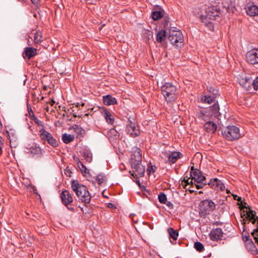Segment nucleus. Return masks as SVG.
Masks as SVG:
<instances>
[{"label": "nucleus", "instance_id": "bf43d9fd", "mask_svg": "<svg viewBox=\"0 0 258 258\" xmlns=\"http://www.w3.org/2000/svg\"><path fill=\"white\" fill-rule=\"evenodd\" d=\"M199 192V194H202V193H203V192H202V191H200Z\"/></svg>", "mask_w": 258, "mask_h": 258}, {"label": "nucleus", "instance_id": "1a4fd4ad", "mask_svg": "<svg viewBox=\"0 0 258 258\" xmlns=\"http://www.w3.org/2000/svg\"><path fill=\"white\" fill-rule=\"evenodd\" d=\"M39 137L41 140L45 144L47 143L53 147L58 146V142L54 138L52 135L45 131L43 128L39 131Z\"/></svg>", "mask_w": 258, "mask_h": 258}, {"label": "nucleus", "instance_id": "603ef678", "mask_svg": "<svg viewBox=\"0 0 258 258\" xmlns=\"http://www.w3.org/2000/svg\"><path fill=\"white\" fill-rule=\"evenodd\" d=\"M28 112H29V114L30 116L31 117H32V112H33V111L31 109L30 111L29 110Z\"/></svg>", "mask_w": 258, "mask_h": 258}, {"label": "nucleus", "instance_id": "5701e85b", "mask_svg": "<svg viewBox=\"0 0 258 258\" xmlns=\"http://www.w3.org/2000/svg\"><path fill=\"white\" fill-rule=\"evenodd\" d=\"M246 13L250 16L258 15V7L255 5L248 7L246 9Z\"/></svg>", "mask_w": 258, "mask_h": 258}, {"label": "nucleus", "instance_id": "f3484780", "mask_svg": "<svg viewBox=\"0 0 258 258\" xmlns=\"http://www.w3.org/2000/svg\"><path fill=\"white\" fill-rule=\"evenodd\" d=\"M208 184L211 186L213 189L219 191H223L225 189L224 184L221 182V180L218 179L217 178H214L211 179Z\"/></svg>", "mask_w": 258, "mask_h": 258}, {"label": "nucleus", "instance_id": "7ed1b4c3", "mask_svg": "<svg viewBox=\"0 0 258 258\" xmlns=\"http://www.w3.org/2000/svg\"><path fill=\"white\" fill-rule=\"evenodd\" d=\"M161 92L167 102L175 101L177 98V88L171 83H165L161 87Z\"/></svg>", "mask_w": 258, "mask_h": 258}, {"label": "nucleus", "instance_id": "423d86ee", "mask_svg": "<svg viewBox=\"0 0 258 258\" xmlns=\"http://www.w3.org/2000/svg\"><path fill=\"white\" fill-rule=\"evenodd\" d=\"M168 39L173 45L180 47L183 42V36L180 30L173 28L169 30Z\"/></svg>", "mask_w": 258, "mask_h": 258}, {"label": "nucleus", "instance_id": "5fc2aeb1", "mask_svg": "<svg viewBox=\"0 0 258 258\" xmlns=\"http://www.w3.org/2000/svg\"><path fill=\"white\" fill-rule=\"evenodd\" d=\"M27 44L28 45L30 46L31 45V43H30V41L29 39H28V41H27Z\"/></svg>", "mask_w": 258, "mask_h": 258}, {"label": "nucleus", "instance_id": "4468645a", "mask_svg": "<svg viewBox=\"0 0 258 258\" xmlns=\"http://www.w3.org/2000/svg\"><path fill=\"white\" fill-rule=\"evenodd\" d=\"M131 164L133 170V173L132 174L133 176L137 177V176H139L143 177L144 175L145 168L141 164V162L134 163Z\"/></svg>", "mask_w": 258, "mask_h": 258}, {"label": "nucleus", "instance_id": "412c9836", "mask_svg": "<svg viewBox=\"0 0 258 258\" xmlns=\"http://www.w3.org/2000/svg\"><path fill=\"white\" fill-rule=\"evenodd\" d=\"M205 130L209 133H214L217 129V125L211 121H208L204 124Z\"/></svg>", "mask_w": 258, "mask_h": 258}, {"label": "nucleus", "instance_id": "20e7f679", "mask_svg": "<svg viewBox=\"0 0 258 258\" xmlns=\"http://www.w3.org/2000/svg\"><path fill=\"white\" fill-rule=\"evenodd\" d=\"M219 114V105L216 102L209 108L201 110L198 116L199 119L206 121L213 117H217Z\"/></svg>", "mask_w": 258, "mask_h": 258}, {"label": "nucleus", "instance_id": "6ab92c4d", "mask_svg": "<svg viewBox=\"0 0 258 258\" xmlns=\"http://www.w3.org/2000/svg\"><path fill=\"white\" fill-rule=\"evenodd\" d=\"M37 49L34 47H26L23 53V57L29 59L37 54Z\"/></svg>", "mask_w": 258, "mask_h": 258}, {"label": "nucleus", "instance_id": "f257e3e1", "mask_svg": "<svg viewBox=\"0 0 258 258\" xmlns=\"http://www.w3.org/2000/svg\"><path fill=\"white\" fill-rule=\"evenodd\" d=\"M220 9L218 6L209 7L206 11L205 15H201L200 19L202 22L211 31H214V27L212 21L219 18Z\"/></svg>", "mask_w": 258, "mask_h": 258}, {"label": "nucleus", "instance_id": "864d4df0", "mask_svg": "<svg viewBox=\"0 0 258 258\" xmlns=\"http://www.w3.org/2000/svg\"><path fill=\"white\" fill-rule=\"evenodd\" d=\"M245 222H244V223H243V228H244V229L245 228ZM244 229L243 230V232H242V235H243V236L244 235V234H243V233H244Z\"/></svg>", "mask_w": 258, "mask_h": 258}, {"label": "nucleus", "instance_id": "f704fd0d", "mask_svg": "<svg viewBox=\"0 0 258 258\" xmlns=\"http://www.w3.org/2000/svg\"><path fill=\"white\" fill-rule=\"evenodd\" d=\"M118 132L116 131V130L112 128L110 129L107 134V136L108 138H111L113 137H115L117 136Z\"/></svg>", "mask_w": 258, "mask_h": 258}, {"label": "nucleus", "instance_id": "bb28decb", "mask_svg": "<svg viewBox=\"0 0 258 258\" xmlns=\"http://www.w3.org/2000/svg\"><path fill=\"white\" fill-rule=\"evenodd\" d=\"M75 139L74 136L73 135L64 133L62 134L61 139L65 144H69L73 141Z\"/></svg>", "mask_w": 258, "mask_h": 258}, {"label": "nucleus", "instance_id": "393cba45", "mask_svg": "<svg viewBox=\"0 0 258 258\" xmlns=\"http://www.w3.org/2000/svg\"><path fill=\"white\" fill-rule=\"evenodd\" d=\"M42 33L40 31H36L34 36V42L35 44H40L43 41Z\"/></svg>", "mask_w": 258, "mask_h": 258}, {"label": "nucleus", "instance_id": "c85d7f7f", "mask_svg": "<svg viewBox=\"0 0 258 258\" xmlns=\"http://www.w3.org/2000/svg\"><path fill=\"white\" fill-rule=\"evenodd\" d=\"M215 100V96L209 95H204L201 98V101L203 102H207L208 104H211L212 102H214Z\"/></svg>", "mask_w": 258, "mask_h": 258}, {"label": "nucleus", "instance_id": "a211bd4d", "mask_svg": "<svg viewBox=\"0 0 258 258\" xmlns=\"http://www.w3.org/2000/svg\"><path fill=\"white\" fill-rule=\"evenodd\" d=\"M223 231L221 228L213 229L210 233V238L213 241H217L221 239L223 237Z\"/></svg>", "mask_w": 258, "mask_h": 258}, {"label": "nucleus", "instance_id": "8fccbe9b", "mask_svg": "<svg viewBox=\"0 0 258 258\" xmlns=\"http://www.w3.org/2000/svg\"><path fill=\"white\" fill-rule=\"evenodd\" d=\"M108 207L109 208H112V207H114V205H113V204H112V203H109V204H108Z\"/></svg>", "mask_w": 258, "mask_h": 258}, {"label": "nucleus", "instance_id": "c756f323", "mask_svg": "<svg viewBox=\"0 0 258 258\" xmlns=\"http://www.w3.org/2000/svg\"><path fill=\"white\" fill-rule=\"evenodd\" d=\"M84 159L88 162L90 163L92 160V153L88 150H85L82 153Z\"/></svg>", "mask_w": 258, "mask_h": 258}, {"label": "nucleus", "instance_id": "37998d69", "mask_svg": "<svg viewBox=\"0 0 258 258\" xmlns=\"http://www.w3.org/2000/svg\"><path fill=\"white\" fill-rule=\"evenodd\" d=\"M194 180V179H192V178H191V179H188L186 181V183H187V184H193V181H192V180Z\"/></svg>", "mask_w": 258, "mask_h": 258}, {"label": "nucleus", "instance_id": "f03ea898", "mask_svg": "<svg viewBox=\"0 0 258 258\" xmlns=\"http://www.w3.org/2000/svg\"><path fill=\"white\" fill-rule=\"evenodd\" d=\"M71 187L80 200L85 203L90 202L91 196L86 186L80 184L78 180H74L72 181Z\"/></svg>", "mask_w": 258, "mask_h": 258}, {"label": "nucleus", "instance_id": "cd10ccee", "mask_svg": "<svg viewBox=\"0 0 258 258\" xmlns=\"http://www.w3.org/2000/svg\"><path fill=\"white\" fill-rule=\"evenodd\" d=\"M166 36V32L165 30H160L156 35V41L158 42H162Z\"/></svg>", "mask_w": 258, "mask_h": 258}, {"label": "nucleus", "instance_id": "13d9d810", "mask_svg": "<svg viewBox=\"0 0 258 258\" xmlns=\"http://www.w3.org/2000/svg\"><path fill=\"white\" fill-rule=\"evenodd\" d=\"M51 102L52 103H51V105H53V104L55 103V101L53 100H51Z\"/></svg>", "mask_w": 258, "mask_h": 258}, {"label": "nucleus", "instance_id": "de8ad7c7", "mask_svg": "<svg viewBox=\"0 0 258 258\" xmlns=\"http://www.w3.org/2000/svg\"><path fill=\"white\" fill-rule=\"evenodd\" d=\"M213 89H214V88H213L212 87H207V90L209 92H212V91H213Z\"/></svg>", "mask_w": 258, "mask_h": 258}, {"label": "nucleus", "instance_id": "09e8293b", "mask_svg": "<svg viewBox=\"0 0 258 258\" xmlns=\"http://www.w3.org/2000/svg\"><path fill=\"white\" fill-rule=\"evenodd\" d=\"M3 139L0 136V145H3Z\"/></svg>", "mask_w": 258, "mask_h": 258}, {"label": "nucleus", "instance_id": "4be33fe9", "mask_svg": "<svg viewBox=\"0 0 258 258\" xmlns=\"http://www.w3.org/2000/svg\"><path fill=\"white\" fill-rule=\"evenodd\" d=\"M249 236L245 235V246L247 248V249H248L249 251H251V252H253L255 250V246L254 245V243L252 242L251 239L249 238Z\"/></svg>", "mask_w": 258, "mask_h": 258}, {"label": "nucleus", "instance_id": "3c124183", "mask_svg": "<svg viewBox=\"0 0 258 258\" xmlns=\"http://www.w3.org/2000/svg\"><path fill=\"white\" fill-rule=\"evenodd\" d=\"M33 4H36L38 3L39 0H31Z\"/></svg>", "mask_w": 258, "mask_h": 258}, {"label": "nucleus", "instance_id": "ea45409f", "mask_svg": "<svg viewBox=\"0 0 258 258\" xmlns=\"http://www.w3.org/2000/svg\"><path fill=\"white\" fill-rule=\"evenodd\" d=\"M73 159H74V161L77 163L78 164V166H79V164L80 163H82L81 161H80V160L79 159V157L76 156H73Z\"/></svg>", "mask_w": 258, "mask_h": 258}, {"label": "nucleus", "instance_id": "b1692460", "mask_svg": "<svg viewBox=\"0 0 258 258\" xmlns=\"http://www.w3.org/2000/svg\"><path fill=\"white\" fill-rule=\"evenodd\" d=\"M30 152L33 155L41 156L43 155V151L39 146L33 145L30 149Z\"/></svg>", "mask_w": 258, "mask_h": 258}, {"label": "nucleus", "instance_id": "680f3d73", "mask_svg": "<svg viewBox=\"0 0 258 258\" xmlns=\"http://www.w3.org/2000/svg\"><path fill=\"white\" fill-rule=\"evenodd\" d=\"M84 103H82V106H84Z\"/></svg>", "mask_w": 258, "mask_h": 258}, {"label": "nucleus", "instance_id": "4d7b16f0", "mask_svg": "<svg viewBox=\"0 0 258 258\" xmlns=\"http://www.w3.org/2000/svg\"><path fill=\"white\" fill-rule=\"evenodd\" d=\"M68 209L70 210L71 211H73L74 210V208H73L68 207Z\"/></svg>", "mask_w": 258, "mask_h": 258}, {"label": "nucleus", "instance_id": "39448f33", "mask_svg": "<svg viewBox=\"0 0 258 258\" xmlns=\"http://www.w3.org/2000/svg\"><path fill=\"white\" fill-rule=\"evenodd\" d=\"M239 83L247 91H251L252 88L255 91L258 90V77L254 79H252L250 76L240 77L239 79Z\"/></svg>", "mask_w": 258, "mask_h": 258}, {"label": "nucleus", "instance_id": "79ce46f5", "mask_svg": "<svg viewBox=\"0 0 258 258\" xmlns=\"http://www.w3.org/2000/svg\"><path fill=\"white\" fill-rule=\"evenodd\" d=\"M211 93H212V95H211L215 96V98H216V95L218 93V91L217 89H213V91H212Z\"/></svg>", "mask_w": 258, "mask_h": 258}, {"label": "nucleus", "instance_id": "49530a36", "mask_svg": "<svg viewBox=\"0 0 258 258\" xmlns=\"http://www.w3.org/2000/svg\"><path fill=\"white\" fill-rule=\"evenodd\" d=\"M155 167H154V168L153 166H151L150 169H148V171L149 172V173H150L151 171L153 172H154L155 171Z\"/></svg>", "mask_w": 258, "mask_h": 258}, {"label": "nucleus", "instance_id": "7c9ffc66", "mask_svg": "<svg viewBox=\"0 0 258 258\" xmlns=\"http://www.w3.org/2000/svg\"><path fill=\"white\" fill-rule=\"evenodd\" d=\"M168 232L171 238H172L174 240H176L177 239L178 232L177 230H174L172 228H169L168 229Z\"/></svg>", "mask_w": 258, "mask_h": 258}, {"label": "nucleus", "instance_id": "aec40b11", "mask_svg": "<svg viewBox=\"0 0 258 258\" xmlns=\"http://www.w3.org/2000/svg\"><path fill=\"white\" fill-rule=\"evenodd\" d=\"M103 102L104 105L109 106L117 104V100L115 98L110 95H107L103 97Z\"/></svg>", "mask_w": 258, "mask_h": 258}, {"label": "nucleus", "instance_id": "c03bdc74", "mask_svg": "<svg viewBox=\"0 0 258 258\" xmlns=\"http://www.w3.org/2000/svg\"><path fill=\"white\" fill-rule=\"evenodd\" d=\"M234 200H237L239 202H241V197H239L237 196H234Z\"/></svg>", "mask_w": 258, "mask_h": 258}, {"label": "nucleus", "instance_id": "a19ab883", "mask_svg": "<svg viewBox=\"0 0 258 258\" xmlns=\"http://www.w3.org/2000/svg\"><path fill=\"white\" fill-rule=\"evenodd\" d=\"M206 181H204V182H203V183H201V184H199L195 183V185H196V187H197V188L198 189H200V188H203V185H206Z\"/></svg>", "mask_w": 258, "mask_h": 258}, {"label": "nucleus", "instance_id": "ddd939ff", "mask_svg": "<svg viewBox=\"0 0 258 258\" xmlns=\"http://www.w3.org/2000/svg\"><path fill=\"white\" fill-rule=\"evenodd\" d=\"M190 174L195 182L203 184V182L206 181V177L203 175L202 172L197 169H195L194 166L191 167Z\"/></svg>", "mask_w": 258, "mask_h": 258}, {"label": "nucleus", "instance_id": "6e6d98bb", "mask_svg": "<svg viewBox=\"0 0 258 258\" xmlns=\"http://www.w3.org/2000/svg\"><path fill=\"white\" fill-rule=\"evenodd\" d=\"M2 145H0V155H1L2 153Z\"/></svg>", "mask_w": 258, "mask_h": 258}, {"label": "nucleus", "instance_id": "2f4dec72", "mask_svg": "<svg viewBox=\"0 0 258 258\" xmlns=\"http://www.w3.org/2000/svg\"><path fill=\"white\" fill-rule=\"evenodd\" d=\"M96 180L99 184H101L106 181V178L104 174H100L97 176Z\"/></svg>", "mask_w": 258, "mask_h": 258}, {"label": "nucleus", "instance_id": "2eb2a0df", "mask_svg": "<svg viewBox=\"0 0 258 258\" xmlns=\"http://www.w3.org/2000/svg\"><path fill=\"white\" fill-rule=\"evenodd\" d=\"M60 198L62 204L66 207H68L69 205H70L71 203H72L73 201L71 194L68 190H67L62 191L60 193Z\"/></svg>", "mask_w": 258, "mask_h": 258}, {"label": "nucleus", "instance_id": "dca6fc26", "mask_svg": "<svg viewBox=\"0 0 258 258\" xmlns=\"http://www.w3.org/2000/svg\"><path fill=\"white\" fill-rule=\"evenodd\" d=\"M142 162V154L141 150L137 147H135L133 149V153L131 157V164L134 163H139Z\"/></svg>", "mask_w": 258, "mask_h": 258}, {"label": "nucleus", "instance_id": "f8f14e48", "mask_svg": "<svg viewBox=\"0 0 258 258\" xmlns=\"http://www.w3.org/2000/svg\"><path fill=\"white\" fill-rule=\"evenodd\" d=\"M246 61L251 64H258V49H252L245 55Z\"/></svg>", "mask_w": 258, "mask_h": 258}, {"label": "nucleus", "instance_id": "a18cd8bd", "mask_svg": "<svg viewBox=\"0 0 258 258\" xmlns=\"http://www.w3.org/2000/svg\"><path fill=\"white\" fill-rule=\"evenodd\" d=\"M166 204L170 208H173V205H172V204L170 202H166Z\"/></svg>", "mask_w": 258, "mask_h": 258}, {"label": "nucleus", "instance_id": "052dcab7", "mask_svg": "<svg viewBox=\"0 0 258 258\" xmlns=\"http://www.w3.org/2000/svg\"><path fill=\"white\" fill-rule=\"evenodd\" d=\"M151 35V37H153V35H152V34H149V35Z\"/></svg>", "mask_w": 258, "mask_h": 258}, {"label": "nucleus", "instance_id": "9d476101", "mask_svg": "<svg viewBox=\"0 0 258 258\" xmlns=\"http://www.w3.org/2000/svg\"><path fill=\"white\" fill-rule=\"evenodd\" d=\"M215 203L212 200H204L200 205V213L202 215L209 214L211 211L215 210Z\"/></svg>", "mask_w": 258, "mask_h": 258}, {"label": "nucleus", "instance_id": "9b49d317", "mask_svg": "<svg viewBox=\"0 0 258 258\" xmlns=\"http://www.w3.org/2000/svg\"><path fill=\"white\" fill-rule=\"evenodd\" d=\"M163 154L166 157L168 158L165 163L170 165L175 163L178 160V159L181 158L182 157V155L180 152L176 151L169 153L165 152H163Z\"/></svg>", "mask_w": 258, "mask_h": 258}, {"label": "nucleus", "instance_id": "473e14b6", "mask_svg": "<svg viewBox=\"0 0 258 258\" xmlns=\"http://www.w3.org/2000/svg\"><path fill=\"white\" fill-rule=\"evenodd\" d=\"M75 132L78 135H82L85 134V130L80 125H75L73 126Z\"/></svg>", "mask_w": 258, "mask_h": 258}, {"label": "nucleus", "instance_id": "0eeeda50", "mask_svg": "<svg viewBox=\"0 0 258 258\" xmlns=\"http://www.w3.org/2000/svg\"><path fill=\"white\" fill-rule=\"evenodd\" d=\"M126 132L127 134L132 138H135L139 136L140 131L137 121L134 117H130L126 125Z\"/></svg>", "mask_w": 258, "mask_h": 258}, {"label": "nucleus", "instance_id": "58836bf2", "mask_svg": "<svg viewBox=\"0 0 258 258\" xmlns=\"http://www.w3.org/2000/svg\"><path fill=\"white\" fill-rule=\"evenodd\" d=\"M81 172L84 175L85 174H89V172L86 167L82 163H81L78 166Z\"/></svg>", "mask_w": 258, "mask_h": 258}, {"label": "nucleus", "instance_id": "c9c22d12", "mask_svg": "<svg viewBox=\"0 0 258 258\" xmlns=\"http://www.w3.org/2000/svg\"><path fill=\"white\" fill-rule=\"evenodd\" d=\"M195 248L199 252H202L204 249V246L203 244L199 241H197L194 243Z\"/></svg>", "mask_w": 258, "mask_h": 258}, {"label": "nucleus", "instance_id": "72a5a7b5", "mask_svg": "<svg viewBox=\"0 0 258 258\" xmlns=\"http://www.w3.org/2000/svg\"><path fill=\"white\" fill-rule=\"evenodd\" d=\"M163 17L160 11H154L152 13V17L154 20H158Z\"/></svg>", "mask_w": 258, "mask_h": 258}, {"label": "nucleus", "instance_id": "a878e982", "mask_svg": "<svg viewBox=\"0 0 258 258\" xmlns=\"http://www.w3.org/2000/svg\"><path fill=\"white\" fill-rule=\"evenodd\" d=\"M104 117L108 123L112 124L114 122V118L112 114L106 109L104 110Z\"/></svg>", "mask_w": 258, "mask_h": 258}, {"label": "nucleus", "instance_id": "4c0bfd02", "mask_svg": "<svg viewBox=\"0 0 258 258\" xmlns=\"http://www.w3.org/2000/svg\"><path fill=\"white\" fill-rule=\"evenodd\" d=\"M32 117H31V119L35 122V123L36 124H37V125L38 126H41L42 127H43L44 126V124H43V123L42 121H41V120H39L35 116V115L34 114V113L33 112H32Z\"/></svg>", "mask_w": 258, "mask_h": 258}, {"label": "nucleus", "instance_id": "e433bc0d", "mask_svg": "<svg viewBox=\"0 0 258 258\" xmlns=\"http://www.w3.org/2000/svg\"><path fill=\"white\" fill-rule=\"evenodd\" d=\"M158 200L160 203L165 204L167 202V197L164 193H160L158 195Z\"/></svg>", "mask_w": 258, "mask_h": 258}, {"label": "nucleus", "instance_id": "6e6552de", "mask_svg": "<svg viewBox=\"0 0 258 258\" xmlns=\"http://www.w3.org/2000/svg\"><path fill=\"white\" fill-rule=\"evenodd\" d=\"M223 136L229 141L238 139L240 137L239 129L234 125H229L222 131Z\"/></svg>", "mask_w": 258, "mask_h": 258}]
</instances>
